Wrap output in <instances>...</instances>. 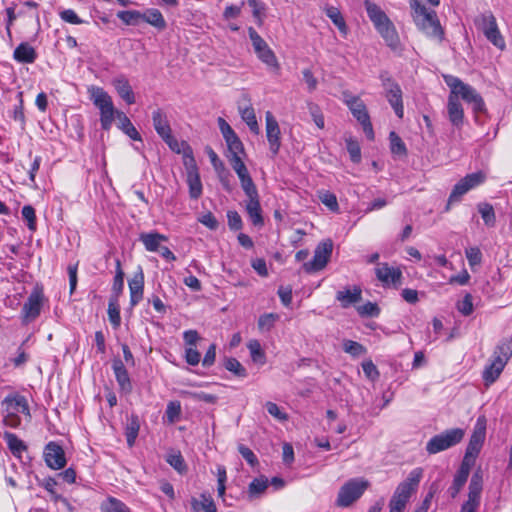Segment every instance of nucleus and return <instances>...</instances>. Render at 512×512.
Returning a JSON list of instances; mask_svg holds the SVG:
<instances>
[{
  "mask_svg": "<svg viewBox=\"0 0 512 512\" xmlns=\"http://www.w3.org/2000/svg\"><path fill=\"white\" fill-rule=\"evenodd\" d=\"M412 10L413 20L423 33L428 37L435 38L439 41L443 39V29L437 18V14L433 10H428L419 0H409Z\"/></svg>",
  "mask_w": 512,
  "mask_h": 512,
  "instance_id": "nucleus-1",
  "label": "nucleus"
},
{
  "mask_svg": "<svg viewBox=\"0 0 512 512\" xmlns=\"http://www.w3.org/2000/svg\"><path fill=\"white\" fill-rule=\"evenodd\" d=\"M444 81L450 88V94L455 95L457 99L461 98L467 104L471 105L474 113L486 111L485 102L474 87L464 83L461 79L453 75H445Z\"/></svg>",
  "mask_w": 512,
  "mask_h": 512,
  "instance_id": "nucleus-2",
  "label": "nucleus"
},
{
  "mask_svg": "<svg viewBox=\"0 0 512 512\" xmlns=\"http://www.w3.org/2000/svg\"><path fill=\"white\" fill-rule=\"evenodd\" d=\"M88 93L93 104L100 110V123L103 130H109L118 110H115L112 98L101 87L91 86Z\"/></svg>",
  "mask_w": 512,
  "mask_h": 512,
  "instance_id": "nucleus-3",
  "label": "nucleus"
},
{
  "mask_svg": "<svg viewBox=\"0 0 512 512\" xmlns=\"http://www.w3.org/2000/svg\"><path fill=\"white\" fill-rule=\"evenodd\" d=\"M2 406L5 411L4 423L11 428L20 426L21 418L19 414L25 415L28 419L31 418L28 402L20 394H9L2 401Z\"/></svg>",
  "mask_w": 512,
  "mask_h": 512,
  "instance_id": "nucleus-4",
  "label": "nucleus"
},
{
  "mask_svg": "<svg viewBox=\"0 0 512 512\" xmlns=\"http://www.w3.org/2000/svg\"><path fill=\"white\" fill-rule=\"evenodd\" d=\"M342 96L343 102L347 105L354 118H356L362 126L366 137L369 140H373V126L365 103L358 96L353 95L349 91H344Z\"/></svg>",
  "mask_w": 512,
  "mask_h": 512,
  "instance_id": "nucleus-5",
  "label": "nucleus"
},
{
  "mask_svg": "<svg viewBox=\"0 0 512 512\" xmlns=\"http://www.w3.org/2000/svg\"><path fill=\"white\" fill-rule=\"evenodd\" d=\"M369 487V481L364 478H352L345 482L339 489L335 501L341 508L350 507L355 503Z\"/></svg>",
  "mask_w": 512,
  "mask_h": 512,
  "instance_id": "nucleus-6",
  "label": "nucleus"
},
{
  "mask_svg": "<svg viewBox=\"0 0 512 512\" xmlns=\"http://www.w3.org/2000/svg\"><path fill=\"white\" fill-rule=\"evenodd\" d=\"M464 437V430L453 428L433 436L426 444L429 454H437L460 443Z\"/></svg>",
  "mask_w": 512,
  "mask_h": 512,
  "instance_id": "nucleus-7",
  "label": "nucleus"
},
{
  "mask_svg": "<svg viewBox=\"0 0 512 512\" xmlns=\"http://www.w3.org/2000/svg\"><path fill=\"white\" fill-rule=\"evenodd\" d=\"M486 435V427L485 420L479 418L477 420V424L474 428V431L470 437L468 446L466 448V452L462 463H467L468 466L472 467L475 463V459L480 453V450L483 446Z\"/></svg>",
  "mask_w": 512,
  "mask_h": 512,
  "instance_id": "nucleus-8",
  "label": "nucleus"
},
{
  "mask_svg": "<svg viewBox=\"0 0 512 512\" xmlns=\"http://www.w3.org/2000/svg\"><path fill=\"white\" fill-rule=\"evenodd\" d=\"M248 34H249V38L252 42L254 51H255L257 57L259 58V60H261L269 68L278 70L279 63L276 58V55L271 50V48L268 46L266 41L252 27H250L248 29Z\"/></svg>",
  "mask_w": 512,
  "mask_h": 512,
  "instance_id": "nucleus-9",
  "label": "nucleus"
},
{
  "mask_svg": "<svg viewBox=\"0 0 512 512\" xmlns=\"http://www.w3.org/2000/svg\"><path fill=\"white\" fill-rule=\"evenodd\" d=\"M423 476V469L418 467L410 471L407 478L396 487L392 499L407 504L413 493L416 492Z\"/></svg>",
  "mask_w": 512,
  "mask_h": 512,
  "instance_id": "nucleus-10",
  "label": "nucleus"
},
{
  "mask_svg": "<svg viewBox=\"0 0 512 512\" xmlns=\"http://www.w3.org/2000/svg\"><path fill=\"white\" fill-rule=\"evenodd\" d=\"M468 499L462 504L460 512H476L480 506L483 490V472L477 469L470 480Z\"/></svg>",
  "mask_w": 512,
  "mask_h": 512,
  "instance_id": "nucleus-11",
  "label": "nucleus"
},
{
  "mask_svg": "<svg viewBox=\"0 0 512 512\" xmlns=\"http://www.w3.org/2000/svg\"><path fill=\"white\" fill-rule=\"evenodd\" d=\"M485 179L486 175L482 171L467 174L464 178L459 180L453 187L448 199V204L459 201L463 195H465L471 189L481 185L485 181Z\"/></svg>",
  "mask_w": 512,
  "mask_h": 512,
  "instance_id": "nucleus-12",
  "label": "nucleus"
},
{
  "mask_svg": "<svg viewBox=\"0 0 512 512\" xmlns=\"http://www.w3.org/2000/svg\"><path fill=\"white\" fill-rule=\"evenodd\" d=\"M332 250V240L326 239L320 242L315 248L313 259L304 263V270L308 273L322 270L327 265L332 254Z\"/></svg>",
  "mask_w": 512,
  "mask_h": 512,
  "instance_id": "nucleus-13",
  "label": "nucleus"
},
{
  "mask_svg": "<svg viewBox=\"0 0 512 512\" xmlns=\"http://www.w3.org/2000/svg\"><path fill=\"white\" fill-rule=\"evenodd\" d=\"M479 28L485 37L497 48L504 49L505 41L498 29L496 18L491 12L482 14L477 20Z\"/></svg>",
  "mask_w": 512,
  "mask_h": 512,
  "instance_id": "nucleus-14",
  "label": "nucleus"
},
{
  "mask_svg": "<svg viewBox=\"0 0 512 512\" xmlns=\"http://www.w3.org/2000/svg\"><path fill=\"white\" fill-rule=\"evenodd\" d=\"M382 85L385 90V96L393 108L395 114L402 118L404 114L402 90L387 74L381 75Z\"/></svg>",
  "mask_w": 512,
  "mask_h": 512,
  "instance_id": "nucleus-15",
  "label": "nucleus"
},
{
  "mask_svg": "<svg viewBox=\"0 0 512 512\" xmlns=\"http://www.w3.org/2000/svg\"><path fill=\"white\" fill-rule=\"evenodd\" d=\"M43 298V293L41 291L34 290L31 292L22 307L21 317L23 324L31 323L40 315L43 306Z\"/></svg>",
  "mask_w": 512,
  "mask_h": 512,
  "instance_id": "nucleus-16",
  "label": "nucleus"
},
{
  "mask_svg": "<svg viewBox=\"0 0 512 512\" xmlns=\"http://www.w3.org/2000/svg\"><path fill=\"white\" fill-rule=\"evenodd\" d=\"M43 456L46 465L53 470H60L66 465L65 452L57 442L50 441L46 444Z\"/></svg>",
  "mask_w": 512,
  "mask_h": 512,
  "instance_id": "nucleus-17",
  "label": "nucleus"
},
{
  "mask_svg": "<svg viewBox=\"0 0 512 512\" xmlns=\"http://www.w3.org/2000/svg\"><path fill=\"white\" fill-rule=\"evenodd\" d=\"M152 121L157 134L169 147H172V143H176V139L172 136V130L166 114L158 108L152 113Z\"/></svg>",
  "mask_w": 512,
  "mask_h": 512,
  "instance_id": "nucleus-18",
  "label": "nucleus"
},
{
  "mask_svg": "<svg viewBox=\"0 0 512 512\" xmlns=\"http://www.w3.org/2000/svg\"><path fill=\"white\" fill-rule=\"evenodd\" d=\"M265 122H266V136L269 143V149L273 156H276L279 152L281 141H280V127L270 111L265 113Z\"/></svg>",
  "mask_w": 512,
  "mask_h": 512,
  "instance_id": "nucleus-19",
  "label": "nucleus"
},
{
  "mask_svg": "<svg viewBox=\"0 0 512 512\" xmlns=\"http://www.w3.org/2000/svg\"><path fill=\"white\" fill-rule=\"evenodd\" d=\"M375 274L383 286L396 285L400 283L402 278L401 270L391 267L387 263H379L375 268Z\"/></svg>",
  "mask_w": 512,
  "mask_h": 512,
  "instance_id": "nucleus-20",
  "label": "nucleus"
},
{
  "mask_svg": "<svg viewBox=\"0 0 512 512\" xmlns=\"http://www.w3.org/2000/svg\"><path fill=\"white\" fill-rule=\"evenodd\" d=\"M364 7L367 12V16L372 22L376 31L380 30L381 27L385 26L391 21L384 10L376 3H373L370 0H364Z\"/></svg>",
  "mask_w": 512,
  "mask_h": 512,
  "instance_id": "nucleus-21",
  "label": "nucleus"
},
{
  "mask_svg": "<svg viewBox=\"0 0 512 512\" xmlns=\"http://www.w3.org/2000/svg\"><path fill=\"white\" fill-rule=\"evenodd\" d=\"M112 369L114 371L115 378L122 392L130 393L132 391V384L122 360L114 359L112 361Z\"/></svg>",
  "mask_w": 512,
  "mask_h": 512,
  "instance_id": "nucleus-22",
  "label": "nucleus"
},
{
  "mask_svg": "<svg viewBox=\"0 0 512 512\" xmlns=\"http://www.w3.org/2000/svg\"><path fill=\"white\" fill-rule=\"evenodd\" d=\"M112 85L115 88L118 95L128 104L135 103V94L132 87L124 75H119L112 80Z\"/></svg>",
  "mask_w": 512,
  "mask_h": 512,
  "instance_id": "nucleus-23",
  "label": "nucleus"
},
{
  "mask_svg": "<svg viewBox=\"0 0 512 512\" xmlns=\"http://www.w3.org/2000/svg\"><path fill=\"white\" fill-rule=\"evenodd\" d=\"M447 112L450 122L456 126L461 127L464 121V110L459 99L455 95L449 94L447 103Z\"/></svg>",
  "mask_w": 512,
  "mask_h": 512,
  "instance_id": "nucleus-24",
  "label": "nucleus"
},
{
  "mask_svg": "<svg viewBox=\"0 0 512 512\" xmlns=\"http://www.w3.org/2000/svg\"><path fill=\"white\" fill-rule=\"evenodd\" d=\"M128 285L130 290V303L131 306H135L143 297L144 274L141 269L129 280Z\"/></svg>",
  "mask_w": 512,
  "mask_h": 512,
  "instance_id": "nucleus-25",
  "label": "nucleus"
},
{
  "mask_svg": "<svg viewBox=\"0 0 512 512\" xmlns=\"http://www.w3.org/2000/svg\"><path fill=\"white\" fill-rule=\"evenodd\" d=\"M471 467L467 465V463H461L459 469L457 470L452 485L448 489V493L452 498H455L465 483L467 482L468 476L470 474Z\"/></svg>",
  "mask_w": 512,
  "mask_h": 512,
  "instance_id": "nucleus-26",
  "label": "nucleus"
},
{
  "mask_svg": "<svg viewBox=\"0 0 512 512\" xmlns=\"http://www.w3.org/2000/svg\"><path fill=\"white\" fill-rule=\"evenodd\" d=\"M362 299V290L358 286H354L352 289L340 290L336 293V300L339 301L342 308H348L360 302Z\"/></svg>",
  "mask_w": 512,
  "mask_h": 512,
  "instance_id": "nucleus-27",
  "label": "nucleus"
},
{
  "mask_svg": "<svg viewBox=\"0 0 512 512\" xmlns=\"http://www.w3.org/2000/svg\"><path fill=\"white\" fill-rule=\"evenodd\" d=\"M13 58L18 63L32 64L37 59V52L30 44L22 42L15 48Z\"/></svg>",
  "mask_w": 512,
  "mask_h": 512,
  "instance_id": "nucleus-28",
  "label": "nucleus"
},
{
  "mask_svg": "<svg viewBox=\"0 0 512 512\" xmlns=\"http://www.w3.org/2000/svg\"><path fill=\"white\" fill-rule=\"evenodd\" d=\"M512 357V337L503 338L494 348L491 359L494 361H502L503 365L506 366L510 358Z\"/></svg>",
  "mask_w": 512,
  "mask_h": 512,
  "instance_id": "nucleus-29",
  "label": "nucleus"
},
{
  "mask_svg": "<svg viewBox=\"0 0 512 512\" xmlns=\"http://www.w3.org/2000/svg\"><path fill=\"white\" fill-rule=\"evenodd\" d=\"M246 212L253 223L254 226H262L264 224V219L262 216V209L260 206L259 195L254 197H250L246 201Z\"/></svg>",
  "mask_w": 512,
  "mask_h": 512,
  "instance_id": "nucleus-30",
  "label": "nucleus"
},
{
  "mask_svg": "<svg viewBox=\"0 0 512 512\" xmlns=\"http://www.w3.org/2000/svg\"><path fill=\"white\" fill-rule=\"evenodd\" d=\"M377 32L383 38L387 46L394 50L398 48L400 39L392 21L381 27L380 30H377Z\"/></svg>",
  "mask_w": 512,
  "mask_h": 512,
  "instance_id": "nucleus-31",
  "label": "nucleus"
},
{
  "mask_svg": "<svg viewBox=\"0 0 512 512\" xmlns=\"http://www.w3.org/2000/svg\"><path fill=\"white\" fill-rule=\"evenodd\" d=\"M504 368L505 366L503 365V362L501 360L494 361L490 359L489 365L485 367L482 374L485 385L489 386L492 383H494L499 378Z\"/></svg>",
  "mask_w": 512,
  "mask_h": 512,
  "instance_id": "nucleus-32",
  "label": "nucleus"
},
{
  "mask_svg": "<svg viewBox=\"0 0 512 512\" xmlns=\"http://www.w3.org/2000/svg\"><path fill=\"white\" fill-rule=\"evenodd\" d=\"M115 118L118 119V127L132 140L141 141V136L137 129L134 127L127 115L122 111H117Z\"/></svg>",
  "mask_w": 512,
  "mask_h": 512,
  "instance_id": "nucleus-33",
  "label": "nucleus"
},
{
  "mask_svg": "<svg viewBox=\"0 0 512 512\" xmlns=\"http://www.w3.org/2000/svg\"><path fill=\"white\" fill-rule=\"evenodd\" d=\"M187 184L189 186V195L192 199H198L202 194V183L199 173L195 167L188 170Z\"/></svg>",
  "mask_w": 512,
  "mask_h": 512,
  "instance_id": "nucleus-34",
  "label": "nucleus"
},
{
  "mask_svg": "<svg viewBox=\"0 0 512 512\" xmlns=\"http://www.w3.org/2000/svg\"><path fill=\"white\" fill-rule=\"evenodd\" d=\"M141 21H144L159 30L166 28V21L162 13L155 8H151L143 12Z\"/></svg>",
  "mask_w": 512,
  "mask_h": 512,
  "instance_id": "nucleus-35",
  "label": "nucleus"
},
{
  "mask_svg": "<svg viewBox=\"0 0 512 512\" xmlns=\"http://www.w3.org/2000/svg\"><path fill=\"white\" fill-rule=\"evenodd\" d=\"M167 237L159 233H142L140 241L143 243L147 251L156 252L160 249V244L166 241Z\"/></svg>",
  "mask_w": 512,
  "mask_h": 512,
  "instance_id": "nucleus-36",
  "label": "nucleus"
},
{
  "mask_svg": "<svg viewBox=\"0 0 512 512\" xmlns=\"http://www.w3.org/2000/svg\"><path fill=\"white\" fill-rule=\"evenodd\" d=\"M477 210L480 213L487 227H494L496 224V215L493 206L487 202L477 204Z\"/></svg>",
  "mask_w": 512,
  "mask_h": 512,
  "instance_id": "nucleus-37",
  "label": "nucleus"
},
{
  "mask_svg": "<svg viewBox=\"0 0 512 512\" xmlns=\"http://www.w3.org/2000/svg\"><path fill=\"white\" fill-rule=\"evenodd\" d=\"M139 429L140 423L138 416L131 415L125 430L126 440L129 447H133V445L135 444L136 438L139 433Z\"/></svg>",
  "mask_w": 512,
  "mask_h": 512,
  "instance_id": "nucleus-38",
  "label": "nucleus"
},
{
  "mask_svg": "<svg viewBox=\"0 0 512 512\" xmlns=\"http://www.w3.org/2000/svg\"><path fill=\"white\" fill-rule=\"evenodd\" d=\"M239 112L241 115V118L245 123L248 125L250 130L258 134L259 133V125L256 119V115L254 112V109L252 106H246V107H239Z\"/></svg>",
  "mask_w": 512,
  "mask_h": 512,
  "instance_id": "nucleus-39",
  "label": "nucleus"
},
{
  "mask_svg": "<svg viewBox=\"0 0 512 512\" xmlns=\"http://www.w3.org/2000/svg\"><path fill=\"white\" fill-rule=\"evenodd\" d=\"M3 437L13 455L20 456L21 453L27 449L24 442L21 439H19L15 434L5 432Z\"/></svg>",
  "mask_w": 512,
  "mask_h": 512,
  "instance_id": "nucleus-40",
  "label": "nucleus"
},
{
  "mask_svg": "<svg viewBox=\"0 0 512 512\" xmlns=\"http://www.w3.org/2000/svg\"><path fill=\"white\" fill-rule=\"evenodd\" d=\"M102 512H132L131 509L122 501L109 497L101 504Z\"/></svg>",
  "mask_w": 512,
  "mask_h": 512,
  "instance_id": "nucleus-41",
  "label": "nucleus"
},
{
  "mask_svg": "<svg viewBox=\"0 0 512 512\" xmlns=\"http://www.w3.org/2000/svg\"><path fill=\"white\" fill-rule=\"evenodd\" d=\"M124 289V272L121 268L120 260H116V273L112 286V295L110 297H116L119 299V296L122 294Z\"/></svg>",
  "mask_w": 512,
  "mask_h": 512,
  "instance_id": "nucleus-42",
  "label": "nucleus"
},
{
  "mask_svg": "<svg viewBox=\"0 0 512 512\" xmlns=\"http://www.w3.org/2000/svg\"><path fill=\"white\" fill-rule=\"evenodd\" d=\"M108 318L114 328L121 324L120 306L116 297H110L108 304Z\"/></svg>",
  "mask_w": 512,
  "mask_h": 512,
  "instance_id": "nucleus-43",
  "label": "nucleus"
},
{
  "mask_svg": "<svg viewBox=\"0 0 512 512\" xmlns=\"http://www.w3.org/2000/svg\"><path fill=\"white\" fill-rule=\"evenodd\" d=\"M327 17L334 23L340 32L346 34L347 26L338 8L330 6L325 9Z\"/></svg>",
  "mask_w": 512,
  "mask_h": 512,
  "instance_id": "nucleus-44",
  "label": "nucleus"
},
{
  "mask_svg": "<svg viewBox=\"0 0 512 512\" xmlns=\"http://www.w3.org/2000/svg\"><path fill=\"white\" fill-rule=\"evenodd\" d=\"M268 487V480L266 477L261 476L259 478H255L248 486V493L251 498L258 497Z\"/></svg>",
  "mask_w": 512,
  "mask_h": 512,
  "instance_id": "nucleus-45",
  "label": "nucleus"
},
{
  "mask_svg": "<svg viewBox=\"0 0 512 512\" xmlns=\"http://www.w3.org/2000/svg\"><path fill=\"white\" fill-rule=\"evenodd\" d=\"M279 315L276 313H265L258 319V329L261 332H269L274 327L275 323L279 320Z\"/></svg>",
  "mask_w": 512,
  "mask_h": 512,
  "instance_id": "nucleus-46",
  "label": "nucleus"
},
{
  "mask_svg": "<svg viewBox=\"0 0 512 512\" xmlns=\"http://www.w3.org/2000/svg\"><path fill=\"white\" fill-rule=\"evenodd\" d=\"M389 140H390L391 152L393 154L400 155V156H405L407 154L406 146L396 132H394V131L390 132Z\"/></svg>",
  "mask_w": 512,
  "mask_h": 512,
  "instance_id": "nucleus-47",
  "label": "nucleus"
},
{
  "mask_svg": "<svg viewBox=\"0 0 512 512\" xmlns=\"http://www.w3.org/2000/svg\"><path fill=\"white\" fill-rule=\"evenodd\" d=\"M192 505L196 511L217 512L215 503L210 496L201 495V500H193Z\"/></svg>",
  "mask_w": 512,
  "mask_h": 512,
  "instance_id": "nucleus-48",
  "label": "nucleus"
},
{
  "mask_svg": "<svg viewBox=\"0 0 512 512\" xmlns=\"http://www.w3.org/2000/svg\"><path fill=\"white\" fill-rule=\"evenodd\" d=\"M117 17L126 25H137L141 21L142 12L137 10L119 11Z\"/></svg>",
  "mask_w": 512,
  "mask_h": 512,
  "instance_id": "nucleus-49",
  "label": "nucleus"
},
{
  "mask_svg": "<svg viewBox=\"0 0 512 512\" xmlns=\"http://www.w3.org/2000/svg\"><path fill=\"white\" fill-rule=\"evenodd\" d=\"M343 350L353 357H358L366 353V348L362 344L352 340H345L343 342Z\"/></svg>",
  "mask_w": 512,
  "mask_h": 512,
  "instance_id": "nucleus-50",
  "label": "nucleus"
},
{
  "mask_svg": "<svg viewBox=\"0 0 512 512\" xmlns=\"http://www.w3.org/2000/svg\"><path fill=\"white\" fill-rule=\"evenodd\" d=\"M225 368L238 377H246L247 371L236 358H228L224 363Z\"/></svg>",
  "mask_w": 512,
  "mask_h": 512,
  "instance_id": "nucleus-51",
  "label": "nucleus"
},
{
  "mask_svg": "<svg viewBox=\"0 0 512 512\" xmlns=\"http://www.w3.org/2000/svg\"><path fill=\"white\" fill-rule=\"evenodd\" d=\"M166 417L169 423L173 424L179 420L181 414V404L178 401H171L167 404Z\"/></svg>",
  "mask_w": 512,
  "mask_h": 512,
  "instance_id": "nucleus-52",
  "label": "nucleus"
},
{
  "mask_svg": "<svg viewBox=\"0 0 512 512\" xmlns=\"http://www.w3.org/2000/svg\"><path fill=\"white\" fill-rule=\"evenodd\" d=\"M456 307L462 315H471L474 310L472 295L469 293L465 294L463 299L457 302Z\"/></svg>",
  "mask_w": 512,
  "mask_h": 512,
  "instance_id": "nucleus-53",
  "label": "nucleus"
},
{
  "mask_svg": "<svg viewBox=\"0 0 512 512\" xmlns=\"http://www.w3.org/2000/svg\"><path fill=\"white\" fill-rule=\"evenodd\" d=\"M23 219L27 221V226L29 230H36V215L35 209L31 205H25L21 211Z\"/></svg>",
  "mask_w": 512,
  "mask_h": 512,
  "instance_id": "nucleus-54",
  "label": "nucleus"
},
{
  "mask_svg": "<svg viewBox=\"0 0 512 512\" xmlns=\"http://www.w3.org/2000/svg\"><path fill=\"white\" fill-rule=\"evenodd\" d=\"M319 198L331 211H337L339 209L337 198L333 193L329 191L320 192Z\"/></svg>",
  "mask_w": 512,
  "mask_h": 512,
  "instance_id": "nucleus-55",
  "label": "nucleus"
},
{
  "mask_svg": "<svg viewBox=\"0 0 512 512\" xmlns=\"http://www.w3.org/2000/svg\"><path fill=\"white\" fill-rule=\"evenodd\" d=\"M226 143L229 151L228 156L240 155L244 152L243 144L237 135H234L233 138L226 140Z\"/></svg>",
  "mask_w": 512,
  "mask_h": 512,
  "instance_id": "nucleus-56",
  "label": "nucleus"
},
{
  "mask_svg": "<svg viewBox=\"0 0 512 512\" xmlns=\"http://www.w3.org/2000/svg\"><path fill=\"white\" fill-rule=\"evenodd\" d=\"M241 187L247 196V198L258 196V190L256 185L254 184L251 176L246 177L242 180H240Z\"/></svg>",
  "mask_w": 512,
  "mask_h": 512,
  "instance_id": "nucleus-57",
  "label": "nucleus"
},
{
  "mask_svg": "<svg viewBox=\"0 0 512 512\" xmlns=\"http://www.w3.org/2000/svg\"><path fill=\"white\" fill-rule=\"evenodd\" d=\"M466 258L471 267L479 265L482 260V253L477 247H470L465 251Z\"/></svg>",
  "mask_w": 512,
  "mask_h": 512,
  "instance_id": "nucleus-58",
  "label": "nucleus"
},
{
  "mask_svg": "<svg viewBox=\"0 0 512 512\" xmlns=\"http://www.w3.org/2000/svg\"><path fill=\"white\" fill-rule=\"evenodd\" d=\"M60 18L70 24L79 25L84 23L72 9H65L59 13Z\"/></svg>",
  "mask_w": 512,
  "mask_h": 512,
  "instance_id": "nucleus-59",
  "label": "nucleus"
},
{
  "mask_svg": "<svg viewBox=\"0 0 512 512\" xmlns=\"http://www.w3.org/2000/svg\"><path fill=\"white\" fill-rule=\"evenodd\" d=\"M188 395L195 401H201L209 404L216 403L218 399L216 395L209 394L203 391L189 392Z\"/></svg>",
  "mask_w": 512,
  "mask_h": 512,
  "instance_id": "nucleus-60",
  "label": "nucleus"
},
{
  "mask_svg": "<svg viewBox=\"0 0 512 512\" xmlns=\"http://www.w3.org/2000/svg\"><path fill=\"white\" fill-rule=\"evenodd\" d=\"M302 75H303V80H304V82L307 85V90L309 92L315 91L317 89L318 80L314 76V74L311 71V69H309V68L304 69L302 71Z\"/></svg>",
  "mask_w": 512,
  "mask_h": 512,
  "instance_id": "nucleus-61",
  "label": "nucleus"
},
{
  "mask_svg": "<svg viewBox=\"0 0 512 512\" xmlns=\"http://www.w3.org/2000/svg\"><path fill=\"white\" fill-rule=\"evenodd\" d=\"M228 226L231 230H240L242 228V219L237 211H228L227 213Z\"/></svg>",
  "mask_w": 512,
  "mask_h": 512,
  "instance_id": "nucleus-62",
  "label": "nucleus"
},
{
  "mask_svg": "<svg viewBox=\"0 0 512 512\" xmlns=\"http://www.w3.org/2000/svg\"><path fill=\"white\" fill-rule=\"evenodd\" d=\"M358 313L362 316H378L380 310L376 303L368 302L357 308Z\"/></svg>",
  "mask_w": 512,
  "mask_h": 512,
  "instance_id": "nucleus-63",
  "label": "nucleus"
},
{
  "mask_svg": "<svg viewBox=\"0 0 512 512\" xmlns=\"http://www.w3.org/2000/svg\"><path fill=\"white\" fill-rule=\"evenodd\" d=\"M248 349L250 351L253 361L257 362V361L261 360L262 358H264V353L261 349V345H260L259 341L251 340L248 343Z\"/></svg>",
  "mask_w": 512,
  "mask_h": 512,
  "instance_id": "nucleus-64",
  "label": "nucleus"
}]
</instances>
